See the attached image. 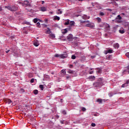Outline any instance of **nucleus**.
Wrapping results in <instances>:
<instances>
[{"instance_id": "obj_1", "label": "nucleus", "mask_w": 129, "mask_h": 129, "mask_svg": "<svg viewBox=\"0 0 129 129\" xmlns=\"http://www.w3.org/2000/svg\"><path fill=\"white\" fill-rule=\"evenodd\" d=\"M81 23H84L85 24V27H87L88 28H90L91 29H94V28H95V24H94V23L90 22L89 20L87 21H80Z\"/></svg>"}, {"instance_id": "obj_2", "label": "nucleus", "mask_w": 129, "mask_h": 129, "mask_svg": "<svg viewBox=\"0 0 129 129\" xmlns=\"http://www.w3.org/2000/svg\"><path fill=\"white\" fill-rule=\"evenodd\" d=\"M54 57H56V58H60L61 59H65V58H67V57H68V54H67V53L61 54H55L54 55Z\"/></svg>"}, {"instance_id": "obj_3", "label": "nucleus", "mask_w": 129, "mask_h": 129, "mask_svg": "<svg viewBox=\"0 0 129 129\" xmlns=\"http://www.w3.org/2000/svg\"><path fill=\"white\" fill-rule=\"evenodd\" d=\"M6 9H8L9 11H11V12H16L18 10V7H16V6H13L12 7L11 6H5Z\"/></svg>"}, {"instance_id": "obj_4", "label": "nucleus", "mask_w": 129, "mask_h": 129, "mask_svg": "<svg viewBox=\"0 0 129 129\" xmlns=\"http://www.w3.org/2000/svg\"><path fill=\"white\" fill-rule=\"evenodd\" d=\"M93 86L96 88H100L102 86V83L101 82H95L93 84Z\"/></svg>"}, {"instance_id": "obj_5", "label": "nucleus", "mask_w": 129, "mask_h": 129, "mask_svg": "<svg viewBox=\"0 0 129 129\" xmlns=\"http://www.w3.org/2000/svg\"><path fill=\"white\" fill-rule=\"evenodd\" d=\"M22 6L23 7H27V6H30V3L28 1H25L24 3H22Z\"/></svg>"}, {"instance_id": "obj_6", "label": "nucleus", "mask_w": 129, "mask_h": 129, "mask_svg": "<svg viewBox=\"0 0 129 129\" xmlns=\"http://www.w3.org/2000/svg\"><path fill=\"white\" fill-rule=\"evenodd\" d=\"M128 84H129V80H127L126 81V82L122 84L121 86V87L124 88V87H127V86H128Z\"/></svg>"}, {"instance_id": "obj_7", "label": "nucleus", "mask_w": 129, "mask_h": 129, "mask_svg": "<svg viewBox=\"0 0 129 129\" xmlns=\"http://www.w3.org/2000/svg\"><path fill=\"white\" fill-rule=\"evenodd\" d=\"M39 11L41 12H46L47 11V8L45 7H41L39 8Z\"/></svg>"}, {"instance_id": "obj_8", "label": "nucleus", "mask_w": 129, "mask_h": 129, "mask_svg": "<svg viewBox=\"0 0 129 129\" xmlns=\"http://www.w3.org/2000/svg\"><path fill=\"white\" fill-rule=\"evenodd\" d=\"M33 44L34 45V46H35V47H38V46L40 45V43H39V41L36 40L34 41Z\"/></svg>"}, {"instance_id": "obj_9", "label": "nucleus", "mask_w": 129, "mask_h": 129, "mask_svg": "<svg viewBox=\"0 0 129 129\" xmlns=\"http://www.w3.org/2000/svg\"><path fill=\"white\" fill-rule=\"evenodd\" d=\"M82 19L83 20H88L89 19H90V17L87 16L86 15H84L82 16Z\"/></svg>"}, {"instance_id": "obj_10", "label": "nucleus", "mask_w": 129, "mask_h": 129, "mask_svg": "<svg viewBox=\"0 0 129 129\" xmlns=\"http://www.w3.org/2000/svg\"><path fill=\"white\" fill-rule=\"evenodd\" d=\"M113 46L115 49H118L119 48V44L118 43H115Z\"/></svg>"}, {"instance_id": "obj_11", "label": "nucleus", "mask_w": 129, "mask_h": 129, "mask_svg": "<svg viewBox=\"0 0 129 129\" xmlns=\"http://www.w3.org/2000/svg\"><path fill=\"white\" fill-rule=\"evenodd\" d=\"M54 21H59L60 20V17L57 16H55L53 17Z\"/></svg>"}, {"instance_id": "obj_12", "label": "nucleus", "mask_w": 129, "mask_h": 129, "mask_svg": "<svg viewBox=\"0 0 129 129\" xmlns=\"http://www.w3.org/2000/svg\"><path fill=\"white\" fill-rule=\"evenodd\" d=\"M89 79L91 80V81L95 80V77L94 76H91L89 77Z\"/></svg>"}, {"instance_id": "obj_13", "label": "nucleus", "mask_w": 129, "mask_h": 129, "mask_svg": "<svg viewBox=\"0 0 129 129\" xmlns=\"http://www.w3.org/2000/svg\"><path fill=\"white\" fill-rule=\"evenodd\" d=\"M115 94H116V93H112V92H110L109 93L108 95H109V97H112V96H113Z\"/></svg>"}, {"instance_id": "obj_14", "label": "nucleus", "mask_w": 129, "mask_h": 129, "mask_svg": "<svg viewBox=\"0 0 129 129\" xmlns=\"http://www.w3.org/2000/svg\"><path fill=\"white\" fill-rule=\"evenodd\" d=\"M6 103H8V104H11V103H13V101L11 100V99H7L6 101Z\"/></svg>"}, {"instance_id": "obj_15", "label": "nucleus", "mask_w": 129, "mask_h": 129, "mask_svg": "<svg viewBox=\"0 0 129 129\" xmlns=\"http://www.w3.org/2000/svg\"><path fill=\"white\" fill-rule=\"evenodd\" d=\"M51 33H52V32L51 31V30H50V28H47V30L46 32V34L50 35Z\"/></svg>"}, {"instance_id": "obj_16", "label": "nucleus", "mask_w": 129, "mask_h": 129, "mask_svg": "<svg viewBox=\"0 0 129 129\" xmlns=\"http://www.w3.org/2000/svg\"><path fill=\"white\" fill-rule=\"evenodd\" d=\"M49 37L51 39H54L55 38V34L51 33L50 34H49Z\"/></svg>"}, {"instance_id": "obj_17", "label": "nucleus", "mask_w": 129, "mask_h": 129, "mask_svg": "<svg viewBox=\"0 0 129 129\" xmlns=\"http://www.w3.org/2000/svg\"><path fill=\"white\" fill-rule=\"evenodd\" d=\"M56 14H57V15H61V14H62V11H61V10L58 9L56 11Z\"/></svg>"}, {"instance_id": "obj_18", "label": "nucleus", "mask_w": 129, "mask_h": 129, "mask_svg": "<svg viewBox=\"0 0 129 129\" xmlns=\"http://www.w3.org/2000/svg\"><path fill=\"white\" fill-rule=\"evenodd\" d=\"M96 21H97V23H101V18L99 17H97L96 18Z\"/></svg>"}, {"instance_id": "obj_19", "label": "nucleus", "mask_w": 129, "mask_h": 129, "mask_svg": "<svg viewBox=\"0 0 129 129\" xmlns=\"http://www.w3.org/2000/svg\"><path fill=\"white\" fill-rule=\"evenodd\" d=\"M107 51H108V53L109 54H111V53H113V50H112V49H109L107 50Z\"/></svg>"}, {"instance_id": "obj_20", "label": "nucleus", "mask_w": 129, "mask_h": 129, "mask_svg": "<svg viewBox=\"0 0 129 129\" xmlns=\"http://www.w3.org/2000/svg\"><path fill=\"white\" fill-rule=\"evenodd\" d=\"M70 23V21L69 20H67V21L64 23V25L67 26L69 25Z\"/></svg>"}, {"instance_id": "obj_21", "label": "nucleus", "mask_w": 129, "mask_h": 129, "mask_svg": "<svg viewBox=\"0 0 129 129\" xmlns=\"http://www.w3.org/2000/svg\"><path fill=\"white\" fill-rule=\"evenodd\" d=\"M75 24V22L74 21H71L70 22V25L71 27H73Z\"/></svg>"}, {"instance_id": "obj_22", "label": "nucleus", "mask_w": 129, "mask_h": 129, "mask_svg": "<svg viewBox=\"0 0 129 129\" xmlns=\"http://www.w3.org/2000/svg\"><path fill=\"white\" fill-rule=\"evenodd\" d=\"M67 29L68 30V28H66L63 30H62V34H66V33H67L68 32Z\"/></svg>"}, {"instance_id": "obj_23", "label": "nucleus", "mask_w": 129, "mask_h": 129, "mask_svg": "<svg viewBox=\"0 0 129 129\" xmlns=\"http://www.w3.org/2000/svg\"><path fill=\"white\" fill-rule=\"evenodd\" d=\"M102 100H102L101 99H98L97 100V102H98L99 103H102Z\"/></svg>"}, {"instance_id": "obj_24", "label": "nucleus", "mask_w": 129, "mask_h": 129, "mask_svg": "<svg viewBox=\"0 0 129 129\" xmlns=\"http://www.w3.org/2000/svg\"><path fill=\"white\" fill-rule=\"evenodd\" d=\"M39 88H40L41 90H44V86H43V85H40Z\"/></svg>"}, {"instance_id": "obj_25", "label": "nucleus", "mask_w": 129, "mask_h": 129, "mask_svg": "<svg viewBox=\"0 0 129 129\" xmlns=\"http://www.w3.org/2000/svg\"><path fill=\"white\" fill-rule=\"evenodd\" d=\"M99 15V16H101V17H102L103 16H104V15H105V13L103 12H100Z\"/></svg>"}, {"instance_id": "obj_26", "label": "nucleus", "mask_w": 129, "mask_h": 129, "mask_svg": "<svg viewBox=\"0 0 129 129\" xmlns=\"http://www.w3.org/2000/svg\"><path fill=\"white\" fill-rule=\"evenodd\" d=\"M106 59H107V60H110V59H111V55H107Z\"/></svg>"}, {"instance_id": "obj_27", "label": "nucleus", "mask_w": 129, "mask_h": 129, "mask_svg": "<svg viewBox=\"0 0 129 129\" xmlns=\"http://www.w3.org/2000/svg\"><path fill=\"white\" fill-rule=\"evenodd\" d=\"M36 26L38 28H41V24L39 22L37 23Z\"/></svg>"}, {"instance_id": "obj_28", "label": "nucleus", "mask_w": 129, "mask_h": 129, "mask_svg": "<svg viewBox=\"0 0 129 129\" xmlns=\"http://www.w3.org/2000/svg\"><path fill=\"white\" fill-rule=\"evenodd\" d=\"M119 32L120 34H124V30H119Z\"/></svg>"}, {"instance_id": "obj_29", "label": "nucleus", "mask_w": 129, "mask_h": 129, "mask_svg": "<svg viewBox=\"0 0 129 129\" xmlns=\"http://www.w3.org/2000/svg\"><path fill=\"white\" fill-rule=\"evenodd\" d=\"M61 73L63 74H66V71L64 70H62L61 71Z\"/></svg>"}, {"instance_id": "obj_30", "label": "nucleus", "mask_w": 129, "mask_h": 129, "mask_svg": "<svg viewBox=\"0 0 129 129\" xmlns=\"http://www.w3.org/2000/svg\"><path fill=\"white\" fill-rule=\"evenodd\" d=\"M38 90H35L34 91V94H38Z\"/></svg>"}, {"instance_id": "obj_31", "label": "nucleus", "mask_w": 129, "mask_h": 129, "mask_svg": "<svg viewBox=\"0 0 129 129\" xmlns=\"http://www.w3.org/2000/svg\"><path fill=\"white\" fill-rule=\"evenodd\" d=\"M34 23H37L38 22V19L35 18L33 20Z\"/></svg>"}, {"instance_id": "obj_32", "label": "nucleus", "mask_w": 129, "mask_h": 129, "mask_svg": "<svg viewBox=\"0 0 129 129\" xmlns=\"http://www.w3.org/2000/svg\"><path fill=\"white\" fill-rule=\"evenodd\" d=\"M72 59H76V56H75V55H73L72 56Z\"/></svg>"}, {"instance_id": "obj_33", "label": "nucleus", "mask_w": 129, "mask_h": 129, "mask_svg": "<svg viewBox=\"0 0 129 129\" xmlns=\"http://www.w3.org/2000/svg\"><path fill=\"white\" fill-rule=\"evenodd\" d=\"M118 19V20H121V17H120V15H118L117 19Z\"/></svg>"}, {"instance_id": "obj_34", "label": "nucleus", "mask_w": 129, "mask_h": 129, "mask_svg": "<svg viewBox=\"0 0 129 129\" xmlns=\"http://www.w3.org/2000/svg\"><path fill=\"white\" fill-rule=\"evenodd\" d=\"M82 110L83 111H85L86 110V108H85V107H82Z\"/></svg>"}, {"instance_id": "obj_35", "label": "nucleus", "mask_w": 129, "mask_h": 129, "mask_svg": "<svg viewBox=\"0 0 129 129\" xmlns=\"http://www.w3.org/2000/svg\"><path fill=\"white\" fill-rule=\"evenodd\" d=\"M96 125V124L95 123H92V124H91V126H92L94 127V126H95Z\"/></svg>"}, {"instance_id": "obj_36", "label": "nucleus", "mask_w": 129, "mask_h": 129, "mask_svg": "<svg viewBox=\"0 0 129 129\" xmlns=\"http://www.w3.org/2000/svg\"><path fill=\"white\" fill-rule=\"evenodd\" d=\"M89 74H93V71H89Z\"/></svg>"}, {"instance_id": "obj_37", "label": "nucleus", "mask_w": 129, "mask_h": 129, "mask_svg": "<svg viewBox=\"0 0 129 129\" xmlns=\"http://www.w3.org/2000/svg\"><path fill=\"white\" fill-rule=\"evenodd\" d=\"M125 55L126 56V57H127L128 58H129V52L126 53Z\"/></svg>"}, {"instance_id": "obj_38", "label": "nucleus", "mask_w": 129, "mask_h": 129, "mask_svg": "<svg viewBox=\"0 0 129 129\" xmlns=\"http://www.w3.org/2000/svg\"><path fill=\"white\" fill-rule=\"evenodd\" d=\"M68 73H70V74H72V73H73V71H69Z\"/></svg>"}, {"instance_id": "obj_39", "label": "nucleus", "mask_w": 129, "mask_h": 129, "mask_svg": "<svg viewBox=\"0 0 129 129\" xmlns=\"http://www.w3.org/2000/svg\"><path fill=\"white\" fill-rule=\"evenodd\" d=\"M62 113L63 114H66V111L63 110V111H62Z\"/></svg>"}, {"instance_id": "obj_40", "label": "nucleus", "mask_w": 129, "mask_h": 129, "mask_svg": "<svg viewBox=\"0 0 129 129\" xmlns=\"http://www.w3.org/2000/svg\"><path fill=\"white\" fill-rule=\"evenodd\" d=\"M34 79H32L31 80V81H30V82H31V83H34Z\"/></svg>"}, {"instance_id": "obj_41", "label": "nucleus", "mask_w": 129, "mask_h": 129, "mask_svg": "<svg viewBox=\"0 0 129 129\" xmlns=\"http://www.w3.org/2000/svg\"><path fill=\"white\" fill-rule=\"evenodd\" d=\"M94 5H96V3H92V6L93 7H94Z\"/></svg>"}, {"instance_id": "obj_42", "label": "nucleus", "mask_w": 129, "mask_h": 129, "mask_svg": "<svg viewBox=\"0 0 129 129\" xmlns=\"http://www.w3.org/2000/svg\"><path fill=\"white\" fill-rule=\"evenodd\" d=\"M105 55H107V54H108V51H107V50L105 51Z\"/></svg>"}, {"instance_id": "obj_43", "label": "nucleus", "mask_w": 129, "mask_h": 129, "mask_svg": "<svg viewBox=\"0 0 129 129\" xmlns=\"http://www.w3.org/2000/svg\"><path fill=\"white\" fill-rule=\"evenodd\" d=\"M2 11H3V8L0 6V12H2Z\"/></svg>"}, {"instance_id": "obj_44", "label": "nucleus", "mask_w": 129, "mask_h": 129, "mask_svg": "<svg viewBox=\"0 0 129 129\" xmlns=\"http://www.w3.org/2000/svg\"><path fill=\"white\" fill-rule=\"evenodd\" d=\"M72 67H73V65L70 64V65L69 66V68H72Z\"/></svg>"}, {"instance_id": "obj_45", "label": "nucleus", "mask_w": 129, "mask_h": 129, "mask_svg": "<svg viewBox=\"0 0 129 129\" xmlns=\"http://www.w3.org/2000/svg\"><path fill=\"white\" fill-rule=\"evenodd\" d=\"M20 91H21V92H24V89H21Z\"/></svg>"}, {"instance_id": "obj_46", "label": "nucleus", "mask_w": 129, "mask_h": 129, "mask_svg": "<svg viewBox=\"0 0 129 129\" xmlns=\"http://www.w3.org/2000/svg\"><path fill=\"white\" fill-rule=\"evenodd\" d=\"M10 51V49L7 50L6 51V53H8Z\"/></svg>"}, {"instance_id": "obj_47", "label": "nucleus", "mask_w": 129, "mask_h": 129, "mask_svg": "<svg viewBox=\"0 0 129 129\" xmlns=\"http://www.w3.org/2000/svg\"><path fill=\"white\" fill-rule=\"evenodd\" d=\"M127 71L129 73V67H128V68L127 69Z\"/></svg>"}, {"instance_id": "obj_48", "label": "nucleus", "mask_w": 129, "mask_h": 129, "mask_svg": "<svg viewBox=\"0 0 129 129\" xmlns=\"http://www.w3.org/2000/svg\"><path fill=\"white\" fill-rule=\"evenodd\" d=\"M43 4H45V2L44 1H42V4L43 5Z\"/></svg>"}, {"instance_id": "obj_49", "label": "nucleus", "mask_w": 129, "mask_h": 129, "mask_svg": "<svg viewBox=\"0 0 129 129\" xmlns=\"http://www.w3.org/2000/svg\"><path fill=\"white\" fill-rule=\"evenodd\" d=\"M98 73H100V72H101V70H99V71H98Z\"/></svg>"}, {"instance_id": "obj_50", "label": "nucleus", "mask_w": 129, "mask_h": 129, "mask_svg": "<svg viewBox=\"0 0 129 129\" xmlns=\"http://www.w3.org/2000/svg\"><path fill=\"white\" fill-rule=\"evenodd\" d=\"M60 101H61V102H63V99H60Z\"/></svg>"}, {"instance_id": "obj_51", "label": "nucleus", "mask_w": 129, "mask_h": 129, "mask_svg": "<svg viewBox=\"0 0 129 129\" xmlns=\"http://www.w3.org/2000/svg\"><path fill=\"white\" fill-rule=\"evenodd\" d=\"M83 0H79V2H82Z\"/></svg>"}, {"instance_id": "obj_52", "label": "nucleus", "mask_w": 129, "mask_h": 129, "mask_svg": "<svg viewBox=\"0 0 129 129\" xmlns=\"http://www.w3.org/2000/svg\"><path fill=\"white\" fill-rule=\"evenodd\" d=\"M70 77H67V79L69 78Z\"/></svg>"}, {"instance_id": "obj_53", "label": "nucleus", "mask_w": 129, "mask_h": 129, "mask_svg": "<svg viewBox=\"0 0 129 129\" xmlns=\"http://www.w3.org/2000/svg\"><path fill=\"white\" fill-rule=\"evenodd\" d=\"M121 14H122V15H124V13H122Z\"/></svg>"}, {"instance_id": "obj_54", "label": "nucleus", "mask_w": 129, "mask_h": 129, "mask_svg": "<svg viewBox=\"0 0 129 129\" xmlns=\"http://www.w3.org/2000/svg\"><path fill=\"white\" fill-rule=\"evenodd\" d=\"M92 58H94V56H92Z\"/></svg>"}, {"instance_id": "obj_55", "label": "nucleus", "mask_w": 129, "mask_h": 129, "mask_svg": "<svg viewBox=\"0 0 129 129\" xmlns=\"http://www.w3.org/2000/svg\"><path fill=\"white\" fill-rule=\"evenodd\" d=\"M32 11H33V10H30V12H32Z\"/></svg>"}, {"instance_id": "obj_56", "label": "nucleus", "mask_w": 129, "mask_h": 129, "mask_svg": "<svg viewBox=\"0 0 129 129\" xmlns=\"http://www.w3.org/2000/svg\"><path fill=\"white\" fill-rule=\"evenodd\" d=\"M50 14H53V12H51Z\"/></svg>"}, {"instance_id": "obj_57", "label": "nucleus", "mask_w": 129, "mask_h": 129, "mask_svg": "<svg viewBox=\"0 0 129 129\" xmlns=\"http://www.w3.org/2000/svg\"><path fill=\"white\" fill-rule=\"evenodd\" d=\"M115 1H118V0H115Z\"/></svg>"}]
</instances>
